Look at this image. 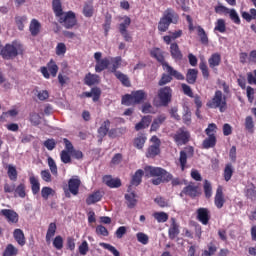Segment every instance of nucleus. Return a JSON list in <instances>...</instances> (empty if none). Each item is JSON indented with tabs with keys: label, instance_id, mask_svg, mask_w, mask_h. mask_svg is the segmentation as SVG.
I'll return each mask as SVG.
<instances>
[{
	"label": "nucleus",
	"instance_id": "nucleus-57",
	"mask_svg": "<svg viewBox=\"0 0 256 256\" xmlns=\"http://www.w3.org/2000/svg\"><path fill=\"white\" fill-rule=\"evenodd\" d=\"M60 159L62 163H71V152H68L67 150H62L60 153Z\"/></svg>",
	"mask_w": 256,
	"mask_h": 256
},
{
	"label": "nucleus",
	"instance_id": "nucleus-29",
	"mask_svg": "<svg viewBox=\"0 0 256 256\" xmlns=\"http://www.w3.org/2000/svg\"><path fill=\"white\" fill-rule=\"evenodd\" d=\"M13 236L18 245H20L21 247L25 245V234L23 233V230L15 229Z\"/></svg>",
	"mask_w": 256,
	"mask_h": 256
},
{
	"label": "nucleus",
	"instance_id": "nucleus-37",
	"mask_svg": "<svg viewBox=\"0 0 256 256\" xmlns=\"http://www.w3.org/2000/svg\"><path fill=\"white\" fill-rule=\"evenodd\" d=\"M85 83L90 87L91 85H97V83H99V75L89 73L85 77Z\"/></svg>",
	"mask_w": 256,
	"mask_h": 256
},
{
	"label": "nucleus",
	"instance_id": "nucleus-5",
	"mask_svg": "<svg viewBox=\"0 0 256 256\" xmlns=\"http://www.w3.org/2000/svg\"><path fill=\"white\" fill-rule=\"evenodd\" d=\"M147 99V93L143 90H137L132 92L131 94H126L122 97V105H126L127 107L131 105H137Z\"/></svg>",
	"mask_w": 256,
	"mask_h": 256
},
{
	"label": "nucleus",
	"instance_id": "nucleus-21",
	"mask_svg": "<svg viewBox=\"0 0 256 256\" xmlns=\"http://www.w3.org/2000/svg\"><path fill=\"white\" fill-rule=\"evenodd\" d=\"M55 233H57V224H55V222H52L49 224L46 233V243H48V245H51V240L53 239V237H55Z\"/></svg>",
	"mask_w": 256,
	"mask_h": 256
},
{
	"label": "nucleus",
	"instance_id": "nucleus-53",
	"mask_svg": "<svg viewBox=\"0 0 256 256\" xmlns=\"http://www.w3.org/2000/svg\"><path fill=\"white\" fill-rule=\"evenodd\" d=\"M122 20L123 22L119 25V31H127L129 25H131V18H129L128 16H124Z\"/></svg>",
	"mask_w": 256,
	"mask_h": 256
},
{
	"label": "nucleus",
	"instance_id": "nucleus-34",
	"mask_svg": "<svg viewBox=\"0 0 256 256\" xmlns=\"http://www.w3.org/2000/svg\"><path fill=\"white\" fill-rule=\"evenodd\" d=\"M109 60L112 65V67H111L112 73H117V69H119V67H121V62H122L121 56L110 57Z\"/></svg>",
	"mask_w": 256,
	"mask_h": 256
},
{
	"label": "nucleus",
	"instance_id": "nucleus-59",
	"mask_svg": "<svg viewBox=\"0 0 256 256\" xmlns=\"http://www.w3.org/2000/svg\"><path fill=\"white\" fill-rule=\"evenodd\" d=\"M30 122L32 125L37 126L41 125V115L33 112L30 114Z\"/></svg>",
	"mask_w": 256,
	"mask_h": 256
},
{
	"label": "nucleus",
	"instance_id": "nucleus-43",
	"mask_svg": "<svg viewBox=\"0 0 256 256\" xmlns=\"http://www.w3.org/2000/svg\"><path fill=\"white\" fill-rule=\"evenodd\" d=\"M204 193L206 199H211L213 195V187L211 186V182H209V180L204 181Z\"/></svg>",
	"mask_w": 256,
	"mask_h": 256
},
{
	"label": "nucleus",
	"instance_id": "nucleus-54",
	"mask_svg": "<svg viewBox=\"0 0 256 256\" xmlns=\"http://www.w3.org/2000/svg\"><path fill=\"white\" fill-rule=\"evenodd\" d=\"M49 195H55V190H53L51 187H43L41 190V196L43 199H49Z\"/></svg>",
	"mask_w": 256,
	"mask_h": 256
},
{
	"label": "nucleus",
	"instance_id": "nucleus-44",
	"mask_svg": "<svg viewBox=\"0 0 256 256\" xmlns=\"http://www.w3.org/2000/svg\"><path fill=\"white\" fill-rule=\"evenodd\" d=\"M100 247H103V249H107V251H110L111 254L114 256H120L119 250L116 249L113 245L107 244L105 242H101Z\"/></svg>",
	"mask_w": 256,
	"mask_h": 256
},
{
	"label": "nucleus",
	"instance_id": "nucleus-25",
	"mask_svg": "<svg viewBox=\"0 0 256 256\" xmlns=\"http://www.w3.org/2000/svg\"><path fill=\"white\" fill-rule=\"evenodd\" d=\"M181 35H183V31L181 30L170 32V35H166L163 37V41L164 43H166V45H171V41H175V39H179Z\"/></svg>",
	"mask_w": 256,
	"mask_h": 256
},
{
	"label": "nucleus",
	"instance_id": "nucleus-14",
	"mask_svg": "<svg viewBox=\"0 0 256 256\" xmlns=\"http://www.w3.org/2000/svg\"><path fill=\"white\" fill-rule=\"evenodd\" d=\"M179 233H180L179 224H177V221L175 220V218H171V224L168 229L169 239H171L172 241L174 239H177V237H179Z\"/></svg>",
	"mask_w": 256,
	"mask_h": 256
},
{
	"label": "nucleus",
	"instance_id": "nucleus-28",
	"mask_svg": "<svg viewBox=\"0 0 256 256\" xmlns=\"http://www.w3.org/2000/svg\"><path fill=\"white\" fill-rule=\"evenodd\" d=\"M197 189H198L197 186L193 184H189L182 190L181 195L184 194V195H188L189 197H197L198 195Z\"/></svg>",
	"mask_w": 256,
	"mask_h": 256
},
{
	"label": "nucleus",
	"instance_id": "nucleus-7",
	"mask_svg": "<svg viewBox=\"0 0 256 256\" xmlns=\"http://www.w3.org/2000/svg\"><path fill=\"white\" fill-rule=\"evenodd\" d=\"M59 23H62L66 29H71L77 24L75 13L72 11L66 12L59 17Z\"/></svg>",
	"mask_w": 256,
	"mask_h": 256
},
{
	"label": "nucleus",
	"instance_id": "nucleus-23",
	"mask_svg": "<svg viewBox=\"0 0 256 256\" xmlns=\"http://www.w3.org/2000/svg\"><path fill=\"white\" fill-rule=\"evenodd\" d=\"M102 198L103 194H101L100 191H96L87 197L86 203L88 205H94V203H99V201H101Z\"/></svg>",
	"mask_w": 256,
	"mask_h": 256
},
{
	"label": "nucleus",
	"instance_id": "nucleus-63",
	"mask_svg": "<svg viewBox=\"0 0 256 256\" xmlns=\"http://www.w3.org/2000/svg\"><path fill=\"white\" fill-rule=\"evenodd\" d=\"M67 53V46L65 43H58L56 46V55L61 56Z\"/></svg>",
	"mask_w": 256,
	"mask_h": 256
},
{
	"label": "nucleus",
	"instance_id": "nucleus-39",
	"mask_svg": "<svg viewBox=\"0 0 256 256\" xmlns=\"http://www.w3.org/2000/svg\"><path fill=\"white\" fill-rule=\"evenodd\" d=\"M231 21L235 23L236 25H241V18H239V14L237 13L236 9H230L228 10V14Z\"/></svg>",
	"mask_w": 256,
	"mask_h": 256
},
{
	"label": "nucleus",
	"instance_id": "nucleus-61",
	"mask_svg": "<svg viewBox=\"0 0 256 256\" xmlns=\"http://www.w3.org/2000/svg\"><path fill=\"white\" fill-rule=\"evenodd\" d=\"M78 251L80 255H87L89 253V243H87L86 240H84L81 245L78 247Z\"/></svg>",
	"mask_w": 256,
	"mask_h": 256
},
{
	"label": "nucleus",
	"instance_id": "nucleus-17",
	"mask_svg": "<svg viewBox=\"0 0 256 256\" xmlns=\"http://www.w3.org/2000/svg\"><path fill=\"white\" fill-rule=\"evenodd\" d=\"M197 219L202 225H207L209 223V209L199 208L197 210Z\"/></svg>",
	"mask_w": 256,
	"mask_h": 256
},
{
	"label": "nucleus",
	"instance_id": "nucleus-32",
	"mask_svg": "<svg viewBox=\"0 0 256 256\" xmlns=\"http://www.w3.org/2000/svg\"><path fill=\"white\" fill-rule=\"evenodd\" d=\"M217 145V137L216 136H208L206 139H204L202 143V147L204 149H211Z\"/></svg>",
	"mask_w": 256,
	"mask_h": 256
},
{
	"label": "nucleus",
	"instance_id": "nucleus-3",
	"mask_svg": "<svg viewBox=\"0 0 256 256\" xmlns=\"http://www.w3.org/2000/svg\"><path fill=\"white\" fill-rule=\"evenodd\" d=\"M23 53V46L21 43L12 42L11 44H6L4 48L1 49L0 55L3 59L11 60L15 59L17 55Z\"/></svg>",
	"mask_w": 256,
	"mask_h": 256
},
{
	"label": "nucleus",
	"instance_id": "nucleus-33",
	"mask_svg": "<svg viewBox=\"0 0 256 256\" xmlns=\"http://www.w3.org/2000/svg\"><path fill=\"white\" fill-rule=\"evenodd\" d=\"M197 69H189L186 74V81L190 85H194V83L197 81Z\"/></svg>",
	"mask_w": 256,
	"mask_h": 256
},
{
	"label": "nucleus",
	"instance_id": "nucleus-9",
	"mask_svg": "<svg viewBox=\"0 0 256 256\" xmlns=\"http://www.w3.org/2000/svg\"><path fill=\"white\" fill-rule=\"evenodd\" d=\"M190 137L189 131L185 130V128H180L174 134L173 139L177 145H186V143H189Z\"/></svg>",
	"mask_w": 256,
	"mask_h": 256
},
{
	"label": "nucleus",
	"instance_id": "nucleus-30",
	"mask_svg": "<svg viewBox=\"0 0 256 256\" xmlns=\"http://www.w3.org/2000/svg\"><path fill=\"white\" fill-rule=\"evenodd\" d=\"M110 127H111V121L106 120L103 122L101 127L98 129V135L100 139H103V137H105L107 133H109Z\"/></svg>",
	"mask_w": 256,
	"mask_h": 256
},
{
	"label": "nucleus",
	"instance_id": "nucleus-27",
	"mask_svg": "<svg viewBox=\"0 0 256 256\" xmlns=\"http://www.w3.org/2000/svg\"><path fill=\"white\" fill-rule=\"evenodd\" d=\"M166 119H167V116H165L164 114L159 115L157 118L154 119L150 128V131H157V129H159L161 125L165 123Z\"/></svg>",
	"mask_w": 256,
	"mask_h": 256
},
{
	"label": "nucleus",
	"instance_id": "nucleus-51",
	"mask_svg": "<svg viewBox=\"0 0 256 256\" xmlns=\"http://www.w3.org/2000/svg\"><path fill=\"white\" fill-rule=\"evenodd\" d=\"M231 177H233V166L231 164H227L224 169V179L225 181H231Z\"/></svg>",
	"mask_w": 256,
	"mask_h": 256
},
{
	"label": "nucleus",
	"instance_id": "nucleus-40",
	"mask_svg": "<svg viewBox=\"0 0 256 256\" xmlns=\"http://www.w3.org/2000/svg\"><path fill=\"white\" fill-rule=\"evenodd\" d=\"M160 146H155V145H151L148 149H147V153H146V157L148 158H153V157H157V155L160 153Z\"/></svg>",
	"mask_w": 256,
	"mask_h": 256
},
{
	"label": "nucleus",
	"instance_id": "nucleus-42",
	"mask_svg": "<svg viewBox=\"0 0 256 256\" xmlns=\"http://www.w3.org/2000/svg\"><path fill=\"white\" fill-rule=\"evenodd\" d=\"M245 129L248 130V133L255 132V123L253 122V117L247 116L245 118Z\"/></svg>",
	"mask_w": 256,
	"mask_h": 256
},
{
	"label": "nucleus",
	"instance_id": "nucleus-47",
	"mask_svg": "<svg viewBox=\"0 0 256 256\" xmlns=\"http://www.w3.org/2000/svg\"><path fill=\"white\" fill-rule=\"evenodd\" d=\"M136 238L138 243H141L142 245H147L149 243V236L143 232H138Z\"/></svg>",
	"mask_w": 256,
	"mask_h": 256
},
{
	"label": "nucleus",
	"instance_id": "nucleus-38",
	"mask_svg": "<svg viewBox=\"0 0 256 256\" xmlns=\"http://www.w3.org/2000/svg\"><path fill=\"white\" fill-rule=\"evenodd\" d=\"M19 253L17 247L13 244H8L3 252V256H16Z\"/></svg>",
	"mask_w": 256,
	"mask_h": 256
},
{
	"label": "nucleus",
	"instance_id": "nucleus-49",
	"mask_svg": "<svg viewBox=\"0 0 256 256\" xmlns=\"http://www.w3.org/2000/svg\"><path fill=\"white\" fill-rule=\"evenodd\" d=\"M198 36L200 37V41L203 45H207V43H209L207 33H205V30L201 26L198 27Z\"/></svg>",
	"mask_w": 256,
	"mask_h": 256
},
{
	"label": "nucleus",
	"instance_id": "nucleus-24",
	"mask_svg": "<svg viewBox=\"0 0 256 256\" xmlns=\"http://www.w3.org/2000/svg\"><path fill=\"white\" fill-rule=\"evenodd\" d=\"M209 67L211 69H215V67H219L221 65V54L214 53L211 55V57L208 59Z\"/></svg>",
	"mask_w": 256,
	"mask_h": 256
},
{
	"label": "nucleus",
	"instance_id": "nucleus-13",
	"mask_svg": "<svg viewBox=\"0 0 256 256\" xmlns=\"http://www.w3.org/2000/svg\"><path fill=\"white\" fill-rule=\"evenodd\" d=\"M126 204L129 209H133L137 205V194L132 190L131 186L128 187V191L125 194Z\"/></svg>",
	"mask_w": 256,
	"mask_h": 256
},
{
	"label": "nucleus",
	"instance_id": "nucleus-62",
	"mask_svg": "<svg viewBox=\"0 0 256 256\" xmlns=\"http://www.w3.org/2000/svg\"><path fill=\"white\" fill-rule=\"evenodd\" d=\"M53 247L58 251H61V249H63V237L56 236L53 240Z\"/></svg>",
	"mask_w": 256,
	"mask_h": 256
},
{
	"label": "nucleus",
	"instance_id": "nucleus-15",
	"mask_svg": "<svg viewBox=\"0 0 256 256\" xmlns=\"http://www.w3.org/2000/svg\"><path fill=\"white\" fill-rule=\"evenodd\" d=\"M103 183L111 189H117L121 186V179L113 178L111 175H106L103 177Z\"/></svg>",
	"mask_w": 256,
	"mask_h": 256
},
{
	"label": "nucleus",
	"instance_id": "nucleus-41",
	"mask_svg": "<svg viewBox=\"0 0 256 256\" xmlns=\"http://www.w3.org/2000/svg\"><path fill=\"white\" fill-rule=\"evenodd\" d=\"M153 217L158 223H166V221L169 219V215L165 212H155Z\"/></svg>",
	"mask_w": 256,
	"mask_h": 256
},
{
	"label": "nucleus",
	"instance_id": "nucleus-64",
	"mask_svg": "<svg viewBox=\"0 0 256 256\" xmlns=\"http://www.w3.org/2000/svg\"><path fill=\"white\" fill-rule=\"evenodd\" d=\"M36 95L39 101H47V99H49V91L47 90H41V91L36 90Z\"/></svg>",
	"mask_w": 256,
	"mask_h": 256
},
{
	"label": "nucleus",
	"instance_id": "nucleus-45",
	"mask_svg": "<svg viewBox=\"0 0 256 256\" xmlns=\"http://www.w3.org/2000/svg\"><path fill=\"white\" fill-rule=\"evenodd\" d=\"M114 74L115 77H117V79H119V81H121V83L125 85V87H129V85H131V82L129 81L127 75L121 73L120 71L114 72Z\"/></svg>",
	"mask_w": 256,
	"mask_h": 256
},
{
	"label": "nucleus",
	"instance_id": "nucleus-56",
	"mask_svg": "<svg viewBox=\"0 0 256 256\" xmlns=\"http://www.w3.org/2000/svg\"><path fill=\"white\" fill-rule=\"evenodd\" d=\"M15 21L19 31H23V29L25 28L24 23L27 21V16H17L15 18Z\"/></svg>",
	"mask_w": 256,
	"mask_h": 256
},
{
	"label": "nucleus",
	"instance_id": "nucleus-36",
	"mask_svg": "<svg viewBox=\"0 0 256 256\" xmlns=\"http://www.w3.org/2000/svg\"><path fill=\"white\" fill-rule=\"evenodd\" d=\"M151 56L154 57V59L158 60V62L162 64V67H163V63H167L165 62V57L163 56V52H161L159 48L151 50Z\"/></svg>",
	"mask_w": 256,
	"mask_h": 256
},
{
	"label": "nucleus",
	"instance_id": "nucleus-11",
	"mask_svg": "<svg viewBox=\"0 0 256 256\" xmlns=\"http://www.w3.org/2000/svg\"><path fill=\"white\" fill-rule=\"evenodd\" d=\"M79 187H81V179L79 176H73L68 181V189L72 195H79Z\"/></svg>",
	"mask_w": 256,
	"mask_h": 256
},
{
	"label": "nucleus",
	"instance_id": "nucleus-1",
	"mask_svg": "<svg viewBox=\"0 0 256 256\" xmlns=\"http://www.w3.org/2000/svg\"><path fill=\"white\" fill-rule=\"evenodd\" d=\"M145 177H153V185H161V183H169L173 179V175L161 167L146 166L144 168Z\"/></svg>",
	"mask_w": 256,
	"mask_h": 256
},
{
	"label": "nucleus",
	"instance_id": "nucleus-16",
	"mask_svg": "<svg viewBox=\"0 0 256 256\" xmlns=\"http://www.w3.org/2000/svg\"><path fill=\"white\" fill-rule=\"evenodd\" d=\"M214 203L217 209H223V205H225V197L223 196V187L218 186L214 198Z\"/></svg>",
	"mask_w": 256,
	"mask_h": 256
},
{
	"label": "nucleus",
	"instance_id": "nucleus-58",
	"mask_svg": "<svg viewBox=\"0 0 256 256\" xmlns=\"http://www.w3.org/2000/svg\"><path fill=\"white\" fill-rule=\"evenodd\" d=\"M48 71L51 73L52 77H57V71H59V67L53 60L48 63Z\"/></svg>",
	"mask_w": 256,
	"mask_h": 256
},
{
	"label": "nucleus",
	"instance_id": "nucleus-48",
	"mask_svg": "<svg viewBox=\"0 0 256 256\" xmlns=\"http://www.w3.org/2000/svg\"><path fill=\"white\" fill-rule=\"evenodd\" d=\"M205 133L208 137H215V133H217V124L211 123L205 129Z\"/></svg>",
	"mask_w": 256,
	"mask_h": 256
},
{
	"label": "nucleus",
	"instance_id": "nucleus-52",
	"mask_svg": "<svg viewBox=\"0 0 256 256\" xmlns=\"http://www.w3.org/2000/svg\"><path fill=\"white\" fill-rule=\"evenodd\" d=\"M214 30L219 31V33H225V31L227 30V27L225 26V20L218 19Z\"/></svg>",
	"mask_w": 256,
	"mask_h": 256
},
{
	"label": "nucleus",
	"instance_id": "nucleus-55",
	"mask_svg": "<svg viewBox=\"0 0 256 256\" xmlns=\"http://www.w3.org/2000/svg\"><path fill=\"white\" fill-rule=\"evenodd\" d=\"M8 177L11 181H17V168L13 165H8Z\"/></svg>",
	"mask_w": 256,
	"mask_h": 256
},
{
	"label": "nucleus",
	"instance_id": "nucleus-4",
	"mask_svg": "<svg viewBox=\"0 0 256 256\" xmlns=\"http://www.w3.org/2000/svg\"><path fill=\"white\" fill-rule=\"evenodd\" d=\"M206 105L210 109H219L223 113L227 109V98L223 96L221 90H217L214 97Z\"/></svg>",
	"mask_w": 256,
	"mask_h": 256
},
{
	"label": "nucleus",
	"instance_id": "nucleus-19",
	"mask_svg": "<svg viewBox=\"0 0 256 256\" xmlns=\"http://www.w3.org/2000/svg\"><path fill=\"white\" fill-rule=\"evenodd\" d=\"M151 121H153V116H144L141 121L135 125L136 131H141V129H147L149 125H151Z\"/></svg>",
	"mask_w": 256,
	"mask_h": 256
},
{
	"label": "nucleus",
	"instance_id": "nucleus-8",
	"mask_svg": "<svg viewBox=\"0 0 256 256\" xmlns=\"http://www.w3.org/2000/svg\"><path fill=\"white\" fill-rule=\"evenodd\" d=\"M101 57H103V54L101 52H96L94 54V59L96 61V73H101V71H105V69H107L111 64V60L109 58L101 59Z\"/></svg>",
	"mask_w": 256,
	"mask_h": 256
},
{
	"label": "nucleus",
	"instance_id": "nucleus-20",
	"mask_svg": "<svg viewBox=\"0 0 256 256\" xmlns=\"http://www.w3.org/2000/svg\"><path fill=\"white\" fill-rule=\"evenodd\" d=\"M29 181H30L33 195H37V193H39V191H41V183H39V178L35 177V175L31 174L29 177Z\"/></svg>",
	"mask_w": 256,
	"mask_h": 256
},
{
	"label": "nucleus",
	"instance_id": "nucleus-10",
	"mask_svg": "<svg viewBox=\"0 0 256 256\" xmlns=\"http://www.w3.org/2000/svg\"><path fill=\"white\" fill-rule=\"evenodd\" d=\"M163 69L170 77L177 79V81H185V76L175 70L169 63H163Z\"/></svg>",
	"mask_w": 256,
	"mask_h": 256
},
{
	"label": "nucleus",
	"instance_id": "nucleus-2",
	"mask_svg": "<svg viewBox=\"0 0 256 256\" xmlns=\"http://www.w3.org/2000/svg\"><path fill=\"white\" fill-rule=\"evenodd\" d=\"M178 19L179 16L175 13V10L168 8L158 23V31L165 33V31L169 29V25H171V23H177Z\"/></svg>",
	"mask_w": 256,
	"mask_h": 256
},
{
	"label": "nucleus",
	"instance_id": "nucleus-18",
	"mask_svg": "<svg viewBox=\"0 0 256 256\" xmlns=\"http://www.w3.org/2000/svg\"><path fill=\"white\" fill-rule=\"evenodd\" d=\"M170 54L175 61H181L183 59V53H181L179 45L175 42L170 44Z\"/></svg>",
	"mask_w": 256,
	"mask_h": 256
},
{
	"label": "nucleus",
	"instance_id": "nucleus-31",
	"mask_svg": "<svg viewBox=\"0 0 256 256\" xmlns=\"http://www.w3.org/2000/svg\"><path fill=\"white\" fill-rule=\"evenodd\" d=\"M143 175H145V171L141 169L137 170L132 176L131 185H134L135 187L141 185V179L143 178Z\"/></svg>",
	"mask_w": 256,
	"mask_h": 256
},
{
	"label": "nucleus",
	"instance_id": "nucleus-50",
	"mask_svg": "<svg viewBox=\"0 0 256 256\" xmlns=\"http://www.w3.org/2000/svg\"><path fill=\"white\" fill-rule=\"evenodd\" d=\"M48 166H49V169H50L52 175L57 177V175H58L57 163H55V160L51 157H48Z\"/></svg>",
	"mask_w": 256,
	"mask_h": 256
},
{
	"label": "nucleus",
	"instance_id": "nucleus-26",
	"mask_svg": "<svg viewBox=\"0 0 256 256\" xmlns=\"http://www.w3.org/2000/svg\"><path fill=\"white\" fill-rule=\"evenodd\" d=\"M52 9L56 17H61L65 14V12H63V5L61 4V0H53Z\"/></svg>",
	"mask_w": 256,
	"mask_h": 256
},
{
	"label": "nucleus",
	"instance_id": "nucleus-60",
	"mask_svg": "<svg viewBox=\"0 0 256 256\" xmlns=\"http://www.w3.org/2000/svg\"><path fill=\"white\" fill-rule=\"evenodd\" d=\"M173 81V78L171 77L170 74H162L161 79L158 82V85L160 87H163V85H167V83H171Z\"/></svg>",
	"mask_w": 256,
	"mask_h": 256
},
{
	"label": "nucleus",
	"instance_id": "nucleus-35",
	"mask_svg": "<svg viewBox=\"0 0 256 256\" xmlns=\"http://www.w3.org/2000/svg\"><path fill=\"white\" fill-rule=\"evenodd\" d=\"M145 141H147V137H145L144 134H138L134 139V147H136V149H143Z\"/></svg>",
	"mask_w": 256,
	"mask_h": 256
},
{
	"label": "nucleus",
	"instance_id": "nucleus-6",
	"mask_svg": "<svg viewBox=\"0 0 256 256\" xmlns=\"http://www.w3.org/2000/svg\"><path fill=\"white\" fill-rule=\"evenodd\" d=\"M171 97H173V90L171 87L166 86L158 90V98L163 107H167L171 103Z\"/></svg>",
	"mask_w": 256,
	"mask_h": 256
},
{
	"label": "nucleus",
	"instance_id": "nucleus-46",
	"mask_svg": "<svg viewBox=\"0 0 256 256\" xmlns=\"http://www.w3.org/2000/svg\"><path fill=\"white\" fill-rule=\"evenodd\" d=\"M217 253V246L215 244H208V250H204L201 256H213Z\"/></svg>",
	"mask_w": 256,
	"mask_h": 256
},
{
	"label": "nucleus",
	"instance_id": "nucleus-12",
	"mask_svg": "<svg viewBox=\"0 0 256 256\" xmlns=\"http://www.w3.org/2000/svg\"><path fill=\"white\" fill-rule=\"evenodd\" d=\"M1 215L7 219L8 223H19V214L11 209H2Z\"/></svg>",
	"mask_w": 256,
	"mask_h": 256
},
{
	"label": "nucleus",
	"instance_id": "nucleus-22",
	"mask_svg": "<svg viewBox=\"0 0 256 256\" xmlns=\"http://www.w3.org/2000/svg\"><path fill=\"white\" fill-rule=\"evenodd\" d=\"M30 33L33 37H37L39 35V31H41V23H39V20L37 19H32L30 22Z\"/></svg>",
	"mask_w": 256,
	"mask_h": 256
}]
</instances>
